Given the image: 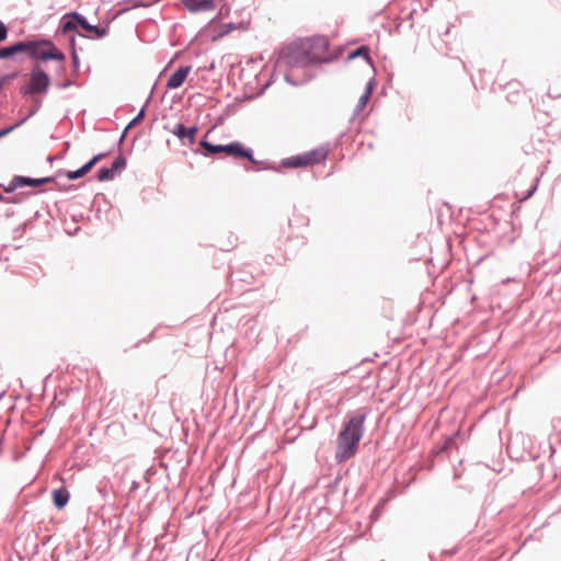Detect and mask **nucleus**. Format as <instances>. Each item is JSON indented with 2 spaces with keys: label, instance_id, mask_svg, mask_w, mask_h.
Instances as JSON below:
<instances>
[{
  "label": "nucleus",
  "instance_id": "7c9ffc66",
  "mask_svg": "<svg viewBox=\"0 0 561 561\" xmlns=\"http://www.w3.org/2000/svg\"><path fill=\"white\" fill-rule=\"evenodd\" d=\"M230 9L227 5H222L218 12V14L213 18L206 25V27L211 26L217 19H222L229 15Z\"/></svg>",
  "mask_w": 561,
  "mask_h": 561
},
{
  "label": "nucleus",
  "instance_id": "c03bdc74",
  "mask_svg": "<svg viewBox=\"0 0 561 561\" xmlns=\"http://www.w3.org/2000/svg\"><path fill=\"white\" fill-rule=\"evenodd\" d=\"M61 65L59 66V69H58V72H64L65 71V65L64 62H60Z\"/></svg>",
  "mask_w": 561,
  "mask_h": 561
},
{
  "label": "nucleus",
  "instance_id": "4be33fe9",
  "mask_svg": "<svg viewBox=\"0 0 561 561\" xmlns=\"http://www.w3.org/2000/svg\"><path fill=\"white\" fill-rule=\"evenodd\" d=\"M24 187H37L44 184L53 183L56 181V176H43V178H31L22 175Z\"/></svg>",
  "mask_w": 561,
  "mask_h": 561
},
{
  "label": "nucleus",
  "instance_id": "e433bc0d",
  "mask_svg": "<svg viewBox=\"0 0 561 561\" xmlns=\"http://www.w3.org/2000/svg\"><path fill=\"white\" fill-rule=\"evenodd\" d=\"M374 89H375V79L373 78V79L368 80V82L366 83L365 91L363 94H367V96H371Z\"/></svg>",
  "mask_w": 561,
  "mask_h": 561
},
{
  "label": "nucleus",
  "instance_id": "ea45409f",
  "mask_svg": "<svg viewBox=\"0 0 561 561\" xmlns=\"http://www.w3.org/2000/svg\"><path fill=\"white\" fill-rule=\"evenodd\" d=\"M342 53H343V47L339 46L331 54H336L337 55V59H339L341 57Z\"/></svg>",
  "mask_w": 561,
  "mask_h": 561
},
{
  "label": "nucleus",
  "instance_id": "a878e982",
  "mask_svg": "<svg viewBox=\"0 0 561 561\" xmlns=\"http://www.w3.org/2000/svg\"><path fill=\"white\" fill-rule=\"evenodd\" d=\"M100 199H103L107 204V199L103 193H98L94 196L92 204H91V209L95 213L96 218L101 217V211H102L101 205L99 203Z\"/></svg>",
  "mask_w": 561,
  "mask_h": 561
},
{
  "label": "nucleus",
  "instance_id": "f3484780",
  "mask_svg": "<svg viewBox=\"0 0 561 561\" xmlns=\"http://www.w3.org/2000/svg\"><path fill=\"white\" fill-rule=\"evenodd\" d=\"M49 60H56L58 62H65L66 55L55 46L54 48L44 49V51L39 50L37 54V64L45 62Z\"/></svg>",
  "mask_w": 561,
  "mask_h": 561
},
{
  "label": "nucleus",
  "instance_id": "49530a36",
  "mask_svg": "<svg viewBox=\"0 0 561 561\" xmlns=\"http://www.w3.org/2000/svg\"><path fill=\"white\" fill-rule=\"evenodd\" d=\"M5 199H7V197H5V196H3V195L0 193V202L5 203Z\"/></svg>",
  "mask_w": 561,
  "mask_h": 561
},
{
  "label": "nucleus",
  "instance_id": "6e6552de",
  "mask_svg": "<svg viewBox=\"0 0 561 561\" xmlns=\"http://www.w3.org/2000/svg\"><path fill=\"white\" fill-rule=\"evenodd\" d=\"M7 46L10 60L23 61L26 57L37 64V54H39V50H37L38 46L35 42V36L25 37L24 39L13 42Z\"/></svg>",
  "mask_w": 561,
  "mask_h": 561
},
{
  "label": "nucleus",
  "instance_id": "de8ad7c7",
  "mask_svg": "<svg viewBox=\"0 0 561 561\" xmlns=\"http://www.w3.org/2000/svg\"><path fill=\"white\" fill-rule=\"evenodd\" d=\"M271 84V81H267L265 87L263 88V91Z\"/></svg>",
  "mask_w": 561,
  "mask_h": 561
},
{
  "label": "nucleus",
  "instance_id": "b1692460",
  "mask_svg": "<svg viewBox=\"0 0 561 561\" xmlns=\"http://www.w3.org/2000/svg\"><path fill=\"white\" fill-rule=\"evenodd\" d=\"M31 102L28 113L20 119L18 123H21V126L27 122L31 117H33L42 107L43 104V98H33L28 99Z\"/></svg>",
  "mask_w": 561,
  "mask_h": 561
},
{
  "label": "nucleus",
  "instance_id": "8fccbe9b",
  "mask_svg": "<svg viewBox=\"0 0 561 561\" xmlns=\"http://www.w3.org/2000/svg\"><path fill=\"white\" fill-rule=\"evenodd\" d=\"M208 561H215V559H210V560H208Z\"/></svg>",
  "mask_w": 561,
  "mask_h": 561
},
{
  "label": "nucleus",
  "instance_id": "423d86ee",
  "mask_svg": "<svg viewBox=\"0 0 561 561\" xmlns=\"http://www.w3.org/2000/svg\"><path fill=\"white\" fill-rule=\"evenodd\" d=\"M196 151L207 158L214 157L219 153H225L227 156L239 159L240 157L251 156V148L245 147L242 142L237 140L225 145H216L209 142L206 138H204L198 142V148Z\"/></svg>",
  "mask_w": 561,
  "mask_h": 561
},
{
  "label": "nucleus",
  "instance_id": "f03ea898",
  "mask_svg": "<svg viewBox=\"0 0 561 561\" xmlns=\"http://www.w3.org/2000/svg\"><path fill=\"white\" fill-rule=\"evenodd\" d=\"M369 414L367 407L347 412L336 438L334 459L343 463L354 457L364 435V424Z\"/></svg>",
  "mask_w": 561,
  "mask_h": 561
},
{
  "label": "nucleus",
  "instance_id": "c756f323",
  "mask_svg": "<svg viewBox=\"0 0 561 561\" xmlns=\"http://www.w3.org/2000/svg\"><path fill=\"white\" fill-rule=\"evenodd\" d=\"M370 96H367V94H362L358 99V102L354 108V115H358L367 105Z\"/></svg>",
  "mask_w": 561,
  "mask_h": 561
},
{
  "label": "nucleus",
  "instance_id": "1a4fd4ad",
  "mask_svg": "<svg viewBox=\"0 0 561 561\" xmlns=\"http://www.w3.org/2000/svg\"><path fill=\"white\" fill-rule=\"evenodd\" d=\"M127 167V160L123 153H119L114 161L112 162V165L108 167H101L98 169L95 176L98 181L100 182H107L112 181L117 173L123 172Z\"/></svg>",
  "mask_w": 561,
  "mask_h": 561
},
{
  "label": "nucleus",
  "instance_id": "2eb2a0df",
  "mask_svg": "<svg viewBox=\"0 0 561 561\" xmlns=\"http://www.w3.org/2000/svg\"><path fill=\"white\" fill-rule=\"evenodd\" d=\"M150 100H151V94L147 98L144 106L139 110L138 114L126 125V127L122 131L121 137L118 139V142H117L118 147H121L123 145L129 129H133L134 126L140 124L144 121V118L146 116V107H147L148 103L150 102Z\"/></svg>",
  "mask_w": 561,
  "mask_h": 561
},
{
  "label": "nucleus",
  "instance_id": "ddd939ff",
  "mask_svg": "<svg viewBox=\"0 0 561 561\" xmlns=\"http://www.w3.org/2000/svg\"><path fill=\"white\" fill-rule=\"evenodd\" d=\"M248 26H249V22H244V21H241L239 23L228 22V23L220 24V25L216 26V32H215V34L211 35V41L216 42V41L222 38L224 36L230 34L234 30H247Z\"/></svg>",
  "mask_w": 561,
  "mask_h": 561
},
{
  "label": "nucleus",
  "instance_id": "2f4dec72",
  "mask_svg": "<svg viewBox=\"0 0 561 561\" xmlns=\"http://www.w3.org/2000/svg\"><path fill=\"white\" fill-rule=\"evenodd\" d=\"M75 33H69L68 35H60L59 27L57 28V36L58 37H65L68 41L70 53L73 51V49H77L76 47V37L73 35Z\"/></svg>",
  "mask_w": 561,
  "mask_h": 561
},
{
  "label": "nucleus",
  "instance_id": "72a5a7b5",
  "mask_svg": "<svg viewBox=\"0 0 561 561\" xmlns=\"http://www.w3.org/2000/svg\"><path fill=\"white\" fill-rule=\"evenodd\" d=\"M8 35H9V28L5 25V23L2 20H0V44L3 43L8 38Z\"/></svg>",
  "mask_w": 561,
  "mask_h": 561
},
{
  "label": "nucleus",
  "instance_id": "7ed1b4c3",
  "mask_svg": "<svg viewBox=\"0 0 561 561\" xmlns=\"http://www.w3.org/2000/svg\"><path fill=\"white\" fill-rule=\"evenodd\" d=\"M59 33L60 35L75 33L84 38L101 39L108 34V25L102 26L99 24H91L83 14L77 11H71L65 13L60 18Z\"/></svg>",
  "mask_w": 561,
  "mask_h": 561
},
{
  "label": "nucleus",
  "instance_id": "5701e85b",
  "mask_svg": "<svg viewBox=\"0 0 561 561\" xmlns=\"http://www.w3.org/2000/svg\"><path fill=\"white\" fill-rule=\"evenodd\" d=\"M159 0H124V3H129L130 5L129 7H125V8H122L117 13H116V16L117 15H121V14H124L126 12H128L129 10L131 9H137V8H149L151 7L154 2H158Z\"/></svg>",
  "mask_w": 561,
  "mask_h": 561
},
{
  "label": "nucleus",
  "instance_id": "412c9836",
  "mask_svg": "<svg viewBox=\"0 0 561 561\" xmlns=\"http://www.w3.org/2000/svg\"><path fill=\"white\" fill-rule=\"evenodd\" d=\"M94 167L91 165V162L90 160H88L85 163H83L79 169L77 170H71V171H67L65 173V176L69 180V181H76L80 178H83L84 175H87Z\"/></svg>",
  "mask_w": 561,
  "mask_h": 561
},
{
  "label": "nucleus",
  "instance_id": "9b49d317",
  "mask_svg": "<svg viewBox=\"0 0 561 561\" xmlns=\"http://www.w3.org/2000/svg\"><path fill=\"white\" fill-rule=\"evenodd\" d=\"M461 433L460 431L454 432L451 435L446 437V439L437 447H435L431 455L434 458L442 457L445 454L449 453L453 448H457L458 446V439L460 438Z\"/></svg>",
  "mask_w": 561,
  "mask_h": 561
},
{
  "label": "nucleus",
  "instance_id": "37998d69",
  "mask_svg": "<svg viewBox=\"0 0 561 561\" xmlns=\"http://www.w3.org/2000/svg\"><path fill=\"white\" fill-rule=\"evenodd\" d=\"M66 172H67V171L59 170V171L57 172V174L55 175V176H56V179H57V178H59V176H61V175H65V173H66Z\"/></svg>",
  "mask_w": 561,
  "mask_h": 561
},
{
  "label": "nucleus",
  "instance_id": "6ab92c4d",
  "mask_svg": "<svg viewBox=\"0 0 561 561\" xmlns=\"http://www.w3.org/2000/svg\"><path fill=\"white\" fill-rule=\"evenodd\" d=\"M53 504L57 510H62L69 502L70 493L65 486L57 488L51 493Z\"/></svg>",
  "mask_w": 561,
  "mask_h": 561
},
{
  "label": "nucleus",
  "instance_id": "a211bd4d",
  "mask_svg": "<svg viewBox=\"0 0 561 561\" xmlns=\"http://www.w3.org/2000/svg\"><path fill=\"white\" fill-rule=\"evenodd\" d=\"M251 156L248 157H240V159L248 160L252 165L254 171H261V170H272L275 172H279V165H275L274 163L270 162L268 160H256L253 154V150L251 149Z\"/></svg>",
  "mask_w": 561,
  "mask_h": 561
},
{
  "label": "nucleus",
  "instance_id": "a18cd8bd",
  "mask_svg": "<svg viewBox=\"0 0 561 561\" xmlns=\"http://www.w3.org/2000/svg\"><path fill=\"white\" fill-rule=\"evenodd\" d=\"M55 159H56V157H53V156H48V157H47V161H48V162H53Z\"/></svg>",
  "mask_w": 561,
  "mask_h": 561
},
{
  "label": "nucleus",
  "instance_id": "f8f14e48",
  "mask_svg": "<svg viewBox=\"0 0 561 561\" xmlns=\"http://www.w3.org/2000/svg\"><path fill=\"white\" fill-rule=\"evenodd\" d=\"M184 8L192 13L213 11L217 8L216 0H181Z\"/></svg>",
  "mask_w": 561,
  "mask_h": 561
},
{
  "label": "nucleus",
  "instance_id": "c9c22d12",
  "mask_svg": "<svg viewBox=\"0 0 561 561\" xmlns=\"http://www.w3.org/2000/svg\"><path fill=\"white\" fill-rule=\"evenodd\" d=\"M76 82L72 79H65L60 82H57L56 85L58 89L65 90L72 87Z\"/></svg>",
  "mask_w": 561,
  "mask_h": 561
},
{
  "label": "nucleus",
  "instance_id": "dca6fc26",
  "mask_svg": "<svg viewBox=\"0 0 561 561\" xmlns=\"http://www.w3.org/2000/svg\"><path fill=\"white\" fill-rule=\"evenodd\" d=\"M49 60H56L58 62H65L66 55L55 46L54 48L44 49V51L39 50L37 54V64L45 62Z\"/></svg>",
  "mask_w": 561,
  "mask_h": 561
},
{
  "label": "nucleus",
  "instance_id": "4468645a",
  "mask_svg": "<svg viewBox=\"0 0 561 561\" xmlns=\"http://www.w3.org/2000/svg\"><path fill=\"white\" fill-rule=\"evenodd\" d=\"M192 67L191 66H180L175 71L171 73L167 81V88L168 89H178L182 87V84L185 82Z\"/></svg>",
  "mask_w": 561,
  "mask_h": 561
},
{
  "label": "nucleus",
  "instance_id": "20e7f679",
  "mask_svg": "<svg viewBox=\"0 0 561 561\" xmlns=\"http://www.w3.org/2000/svg\"><path fill=\"white\" fill-rule=\"evenodd\" d=\"M50 76L41 64H34L30 69V79L20 87V93L24 99L44 98L50 87Z\"/></svg>",
  "mask_w": 561,
  "mask_h": 561
},
{
  "label": "nucleus",
  "instance_id": "f704fd0d",
  "mask_svg": "<svg viewBox=\"0 0 561 561\" xmlns=\"http://www.w3.org/2000/svg\"><path fill=\"white\" fill-rule=\"evenodd\" d=\"M110 153H111V151L100 152L98 154H94L91 159H89L91 162V165L94 167L99 161L106 158Z\"/></svg>",
  "mask_w": 561,
  "mask_h": 561
},
{
  "label": "nucleus",
  "instance_id": "a19ab883",
  "mask_svg": "<svg viewBox=\"0 0 561 561\" xmlns=\"http://www.w3.org/2000/svg\"><path fill=\"white\" fill-rule=\"evenodd\" d=\"M536 190H537V185H534L533 187H530L527 191L526 198H529L535 193Z\"/></svg>",
  "mask_w": 561,
  "mask_h": 561
},
{
  "label": "nucleus",
  "instance_id": "f257e3e1",
  "mask_svg": "<svg viewBox=\"0 0 561 561\" xmlns=\"http://www.w3.org/2000/svg\"><path fill=\"white\" fill-rule=\"evenodd\" d=\"M275 67L288 69L284 80L293 87L304 85L316 77L310 69L311 59L300 39L289 43L279 50Z\"/></svg>",
  "mask_w": 561,
  "mask_h": 561
},
{
  "label": "nucleus",
  "instance_id": "aec40b11",
  "mask_svg": "<svg viewBox=\"0 0 561 561\" xmlns=\"http://www.w3.org/2000/svg\"><path fill=\"white\" fill-rule=\"evenodd\" d=\"M370 51L371 50H370L369 46L360 45V46L356 47L355 49H353L352 51H350L346 59L350 61V60L356 59L358 57H362L367 64H373Z\"/></svg>",
  "mask_w": 561,
  "mask_h": 561
},
{
  "label": "nucleus",
  "instance_id": "79ce46f5",
  "mask_svg": "<svg viewBox=\"0 0 561 561\" xmlns=\"http://www.w3.org/2000/svg\"><path fill=\"white\" fill-rule=\"evenodd\" d=\"M340 481H341V477L339 476V477H336V478L334 479V481H333V483L331 484V486H332V488H336V486H337V484L340 483Z\"/></svg>",
  "mask_w": 561,
  "mask_h": 561
},
{
  "label": "nucleus",
  "instance_id": "bb28decb",
  "mask_svg": "<svg viewBox=\"0 0 561 561\" xmlns=\"http://www.w3.org/2000/svg\"><path fill=\"white\" fill-rule=\"evenodd\" d=\"M34 193L32 192H21L11 197H7L5 203L8 204H20L23 203L26 198L32 196Z\"/></svg>",
  "mask_w": 561,
  "mask_h": 561
},
{
  "label": "nucleus",
  "instance_id": "cd10ccee",
  "mask_svg": "<svg viewBox=\"0 0 561 561\" xmlns=\"http://www.w3.org/2000/svg\"><path fill=\"white\" fill-rule=\"evenodd\" d=\"M35 42L37 44V50L44 51V49L47 48H54L55 49V43L50 38H38L35 37Z\"/></svg>",
  "mask_w": 561,
  "mask_h": 561
},
{
  "label": "nucleus",
  "instance_id": "39448f33",
  "mask_svg": "<svg viewBox=\"0 0 561 561\" xmlns=\"http://www.w3.org/2000/svg\"><path fill=\"white\" fill-rule=\"evenodd\" d=\"M299 39L302 42L312 66L327 65L337 60L336 54H329L330 39L328 36L313 35Z\"/></svg>",
  "mask_w": 561,
  "mask_h": 561
},
{
  "label": "nucleus",
  "instance_id": "473e14b6",
  "mask_svg": "<svg viewBox=\"0 0 561 561\" xmlns=\"http://www.w3.org/2000/svg\"><path fill=\"white\" fill-rule=\"evenodd\" d=\"M21 126V123H15L13 125L7 126L0 129V139L12 133L14 129Z\"/></svg>",
  "mask_w": 561,
  "mask_h": 561
},
{
  "label": "nucleus",
  "instance_id": "09e8293b",
  "mask_svg": "<svg viewBox=\"0 0 561 561\" xmlns=\"http://www.w3.org/2000/svg\"><path fill=\"white\" fill-rule=\"evenodd\" d=\"M64 145H65V147H67V148H69V147H70L69 141H65V144H64Z\"/></svg>",
  "mask_w": 561,
  "mask_h": 561
},
{
  "label": "nucleus",
  "instance_id": "393cba45",
  "mask_svg": "<svg viewBox=\"0 0 561 561\" xmlns=\"http://www.w3.org/2000/svg\"><path fill=\"white\" fill-rule=\"evenodd\" d=\"M1 186L3 187L4 192L8 194L15 192L18 188H23L24 184H23L22 175H14L7 186H3V185H1Z\"/></svg>",
  "mask_w": 561,
  "mask_h": 561
},
{
  "label": "nucleus",
  "instance_id": "4c0bfd02",
  "mask_svg": "<svg viewBox=\"0 0 561 561\" xmlns=\"http://www.w3.org/2000/svg\"><path fill=\"white\" fill-rule=\"evenodd\" d=\"M0 59L10 60L8 46L0 47Z\"/></svg>",
  "mask_w": 561,
  "mask_h": 561
},
{
  "label": "nucleus",
  "instance_id": "0eeeda50",
  "mask_svg": "<svg viewBox=\"0 0 561 561\" xmlns=\"http://www.w3.org/2000/svg\"><path fill=\"white\" fill-rule=\"evenodd\" d=\"M329 154V148L320 146L309 151L284 158L279 162L280 168L301 169L320 164Z\"/></svg>",
  "mask_w": 561,
  "mask_h": 561
},
{
  "label": "nucleus",
  "instance_id": "9d476101",
  "mask_svg": "<svg viewBox=\"0 0 561 561\" xmlns=\"http://www.w3.org/2000/svg\"><path fill=\"white\" fill-rule=\"evenodd\" d=\"M198 127L196 125L186 127L182 123L175 124L171 133L176 136L182 145H194L196 142V134Z\"/></svg>",
  "mask_w": 561,
  "mask_h": 561
},
{
  "label": "nucleus",
  "instance_id": "58836bf2",
  "mask_svg": "<svg viewBox=\"0 0 561 561\" xmlns=\"http://www.w3.org/2000/svg\"><path fill=\"white\" fill-rule=\"evenodd\" d=\"M138 488H139V482H137V481H135V480H134V481L131 482L130 488H129V493L135 492Z\"/></svg>",
  "mask_w": 561,
  "mask_h": 561
},
{
  "label": "nucleus",
  "instance_id": "c85d7f7f",
  "mask_svg": "<svg viewBox=\"0 0 561 561\" xmlns=\"http://www.w3.org/2000/svg\"><path fill=\"white\" fill-rule=\"evenodd\" d=\"M71 64H72V76H78L80 70V58L77 49L70 53Z\"/></svg>",
  "mask_w": 561,
  "mask_h": 561
}]
</instances>
